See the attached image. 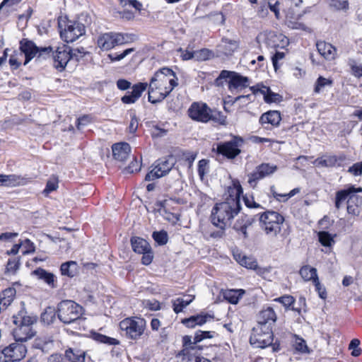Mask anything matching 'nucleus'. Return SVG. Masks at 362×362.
I'll list each match as a JSON object with an SVG mask.
<instances>
[{
  "mask_svg": "<svg viewBox=\"0 0 362 362\" xmlns=\"http://www.w3.org/2000/svg\"><path fill=\"white\" fill-rule=\"evenodd\" d=\"M228 195L223 202L216 204L211 211V223L224 230L226 226L240 210V196L243 188L238 181L233 182L228 189Z\"/></svg>",
  "mask_w": 362,
  "mask_h": 362,
  "instance_id": "nucleus-1",
  "label": "nucleus"
},
{
  "mask_svg": "<svg viewBox=\"0 0 362 362\" xmlns=\"http://www.w3.org/2000/svg\"><path fill=\"white\" fill-rule=\"evenodd\" d=\"M177 77L170 68L158 69L151 77L148 86V101L156 104L164 100L178 85Z\"/></svg>",
  "mask_w": 362,
  "mask_h": 362,
  "instance_id": "nucleus-2",
  "label": "nucleus"
},
{
  "mask_svg": "<svg viewBox=\"0 0 362 362\" xmlns=\"http://www.w3.org/2000/svg\"><path fill=\"white\" fill-rule=\"evenodd\" d=\"M119 328L127 339L138 340L144 334L146 322L141 317H127L119 322Z\"/></svg>",
  "mask_w": 362,
  "mask_h": 362,
  "instance_id": "nucleus-3",
  "label": "nucleus"
},
{
  "mask_svg": "<svg viewBox=\"0 0 362 362\" xmlns=\"http://www.w3.org/2000/svg\"><path fill=\"white\" fill-rule=\"evenodd\" d=\"M57 314L64 324H71L78 320L83 314V308L73 300H62L57 305Z\"/></svg>",
  "mask_w": 362,
  "mask_h": 362,
  "instance_id": "nucleus-4",
  "label": "nucleus"
},
{
  "mask_svg": "<svg viewBox=\"0 0 362 362\" xmlns=\"http://www.w3.org/2000/svg\"><path fill=\"white\" fill-rule=\"evenodd\" d=\"M284 218L278 212L267 211L259 217L260 227L266 234L275 237L280 233Z\"/></svg>",
  "mask_w": 362,
  "mask_h": 362,
  "instance_id": "nucleus-5",
  "label": "nucleus"
},
{
  "mask_svg": "<svg viewBox=\"0 0 362 362\" xmlns=\"http://www.w3.org/2000/svg\"><path fill=\"white\" fill-rule=\"evenodd\" d=\"M133 35L120 33H106L100 35L97 40L98 47L103 50H110L117 45L133 40Z\"/></svg>",
  "mask_w": 362,
  "mask_h": 362,
  "instance_id": "nucleus-6",
  "label": "nucleus"
},
{
  "mask_svg": "<svg viewBox=\"0 0 362 362\" xmlns=\"http://www.w3.org/2000/svg\"><path fill=\"white\" fill-rule=\"evenodd\" d=\"M226 79H229L228 88L230 90L233 89L244 88L249 85V78L247 77L243 76L237 72L227 70L221 71L219 76L215 80V85L216 86H222L223 81Z\"/></svg>",
  "mask_w": 362,
  "mask_h": 362,
  "instance_id": "nucleus-7",
  "label": "nucleus"
},
{
  "mask_svg": "<svg viewBox=\"0 0 362 362\" xmlns=\"http://www.w3.org/2000/svg\"><path fill=\"white\" fill-rule=\"evenodd\" d=\"M273 341V332L270 326H257L252 329L250 342L255 348L264 349Z\"/></svg>",
  "mask_w": 362,
  "mask_h": 362,
  "instance_id": "nucleus-8",
  "label": "nucleus"
},
{
  "mask_svg": "<svg viewBox=\"0 0 362 362\" xmlns=\"http://www.w3.org/2000/svg\"><path fill=\"white\" fill-rule=\"evenodd\" d=\"M27 354V348L23 342L16 341L4 347L0 352V362H18Z\"/></svg>",
  "mask_w": 362,
  "mask_h": 362,
  "instance_id": "nucleus-9",
  "label": "nucleus"
},
{
  "mask_svg": "<svg viewBox=\"0 0 362 362\" xmlns=\"http://www.w3.org/2000/svg\"><path fill=\"white\" fill-rule=\"evenodd\" d=\"M243 144L242 137L234 136L230 141L218 144L216 152L228 159H233L240 153Z\"/></svg>",
  "mask_w": 362,
  "mask_h": 362,
  "instance_id": "nucleus-10",
  "label": "nucleus"
},
{
  "mask_svg": "<svg viewBox=\"0 0 362 362\" xmlns=\"http://www.w3.org/2000/svg\"><path fill=\"white\" fill-rule=\"evenodd\" d=\"M175 159L173 156L161 158L154 163L153 168L145 177L146 181H151L166 175L173 168Z\"/></svg>",
  "mask_w": 362,
  "mask_h": 362,
  "instance_id": "nucleus-11",
  "label": "nucleus"
},
{
  "mask_svg": "<svg viewBox=\"0 0 362 362\" xmlns=\"http://www.w3.org/2000/svg\"><path fill=\"white\" fill-rule=\"evenodd\" d=\"M60 36L66 42H73L85 34V25L78 21H68L62 29L61 23H59Z\"/></svg>",
  "mask_w": 362,
  "mask_h": 362,
  "instance_id": "nucleus-12",
  "label": "nucleus"
},
{
  "mask_svg": "<svg viewBox=\"0 0 362 362\" xmlns=\"http://www.w3.org/2000/svg\"><path fill=\"white\" fill-rule=\"evenodd\" d=\"M20 49L25 54V64L28 63L35 57L45 56L52 52V47H39L33 41L23 39L20 42Z\"/></svg>",
  "mask_w": 362,
  "mask_h": 362,
  "instance_id": "nucleus-13",
  "label": "nucleus"
},
{
  "mask_svg": "<svg viewBox=\"0 0 362 362\" xmlns=\"http://www.w3.org/2000/svg\"><path fill=\"white\" fill-rule=\"evenodd\" d=\"M189 117L197 122H208L211 118L216 119L212 116V110L204 103L194 102L188 109Z\"/></svg>",
  "mask_w": 362,
  "mask_h": 362,
  "instance_id": "nucleus-14",
  "label": "nucleus"
},
{
  "mask_svg": "<svg viewBox=\"0 0 362 362\" xmlns=\"http://www.w3.org/2000/svg\"><path fill=\"white\" fill-rule=\"evenodd\" d=\"M276 165L263 163L255 168V170L247 175V182L252 188H255L259 180L274 174L277 170Z\"/></svg>",
  "mask_w": 362,
  "mask_h": 362,
  "instance_id": "nucleus-15",
  "label": "nucleus"
},
{
  "mask_svg": "<svg viewBox=\"0 0 362 362\" xmlns=\"http://www.w3.org/2000/svg\"><path fill=\"white\" fill-rule=\"evenodd\" d=\"M71 47L67 45H62L57 47V49L52 52L49 54L45 56H49L52 54L54 59V66L59 71H63L66 66L68 62L71 60Z\"/></svg>",
  "mask_w": 362,
  "mask_h": 362,
  "instance_id": "nucleus-16",
  "label": "nucleus"
},
{
  "mask_svg": "<svg viewBox=\"0 0 362 362\" xmlns=\"http://www.w3.org/2000/svg\"><path fill=\"white\" fill-rule=\"evenodd\" d=\"M281 120V117L280 112L277 110H269L264 113H263L259 119V123L265 129H269L268 125H270L271 127H279L280 122Z\"/></svg>",
  "mask_w": 362,
  "mask_h": 362,
  "instance_id": "nucleus-17",
  "label": "nucleus"
},
{
  "mask_svg": "<svg viewBox=\"0 0 362 362\" xmlns=\"http://www.w3.org/2000/svg\"><path fill=\"white\" fill-rule=\"evenodd\" d=\"M346 157L344 155L336 156L334 155H325L317 158L314 164L317 166L332 168L336 166H341L345 160Z\"/></svg>",
  "mask_w": 362,
  "mask_h": 362,
  "instance_id": "nucleus-18",
  "label": "nucleus"
},
{
  "mask_svg": "<svg viewBox=\"0 0 362 362\" xmlns=\"http://www.w3.org/2000/svg\"><path fill=\"white\" fill-rule=\"evenodd\" d=\"M32 275L37 277L38 280L42 281L51 288L57 287V277L52 272L39 267L32 272Z\"/></svg>",
  "mask_w": 362,
  "mask_h": 362,
  "instance_id": "nucleus-19",
  "label": "nucleus"
},
{
  "mask_svg": "<svg viewBox=\"0 0 362 362\" xmlns=\"http://www.w3.org/2000/svg\"><path fill=\"white\" fill-rule=\"evenodd\" d=\"M361 187H355L354 186H349L346 188L339 190L336 192L334 206L337 209H339L345 202H347L349 197L354 194V192H361Z\"/></svg>",
  "mask_w": 362,
  "mask_h": 362,
  "instance_id": "nucleus-20",
  "label": "nucleus"
},
{
  "mask_svg": "<svg viewBox=\"0 0 362 362\" xmlns=\"http://www.w3.org/2000/svg\"><path fill=\"white\" fill-rule=\"evenodd\" d=\"M28 182V178L18 175H0V186L16 187L25 185Z\"/></svg>",
  "mask_w": 362,
  "mask_h": 362,
  "instance_id": "nucleus-21",
  "label": "nucleus"
},
{
  "mask_svg": "<svg viewBox=\"0 0 362 362\" xmlns=\"http://www.w3.org/2000/svg\"><path fill=\"white\" fill-rule=\"evenodd\" d=\"M13 330V335L15 341L24 342L32 339L36 334L33 327L16 325Z\"/></svg>",
  "mask_w": 362,
  "mask_h": 362,
  "instance_id": "nucleus-22",
  "label": "nucleus"
},
{
  "mask_svg": "<svg viewBox=\"0 0 362 362\" xmlns=\"http://www.w3.org/2000/svg\"><path fill=\"white\" fill-rule=\"evenodd\" d=\"M112 155L115 160L124 162L129 156L131 147L127 143L115 144L112 146Z\"/></svg>",
  "mask_w": 362,
  "mask_h": 362,
  "instance_id": "nucleus-23",
  "label": "nucleus"
},
{
  "mask_svg": "<svg viewBox=\"0 0 362 362\" xmlns=\"http://www.w3.org/2000/svg\"><path fill=\"white\" fill-rule=\"evenodd\" d=\"M319 54L325 59L331 61L337 57V49L330 43L325 41H319L316 43Z\"/></svg>",
  "mask_w": 362,
  "mask_h": 362,
  "instance_id": "nucleus-24",
  "label": "nucleus"
},
{
  "mask_svg": "<svg viewBox=\"0 0 362 362\" xmlns=\"http://www.w3.org/2000/svg\"><path fill=\"white\" fill-rule=\"evenodd\" d=\"M276 320V315L273 310L270 307H267L265 309L261 310L257 317L258 325L257 326H270Z\"/></svg>",
  "mask_w": 362,
  "mask_h": 362,
  "instance_id": "nucleus-25",
  "label": "nucleus"
},
{
  "mask_svg": "<svg viewBox=\"0 0 362 362\" xmlns=\"http://www.w3.org/2000/svg\"><path fill=\"white\" fill-rule=\"evenodd\" d=\"M301 17L302 14H296L292 8H289L286 13V23L292 29L307 30L308 28L303 23L298 22Z\"/></svg>",
  "mask_w": 362,
  "mask_h": 362,
  "instance_id": "nucleus-26",
  "label": "nucleus"
},
{
  "mask_svg": "<svg viewBox=\"0 0 362 362\" xmlns=\"http://www.w3.org/2000/svg\"><path fill=\"white\" fill-rule=\"evenodd\" d=\"M16 291L14 288H8L0 293V313L5 310L13 302Z\"/></svg>",
  "mask_w": 362,
  "mask_h": 362,
  "instance_id": "nucleus-27",
  "label": "nucleus"
},
{
  "mask_svg": "<svg viewBox=\"0 0 362 362\" xmlns=\"http://www.w3.org/2000/svg\"><path fill=\"white\" fill-rule=\"evenodd\" d=\"M37 322L34 316L26 315V312L21 310L17 315L13 316V322L15 325L32 327Z\"/></svg>",
  "mask_w": 362,
  "mask_h": 362,
  "instance_id": "nucleus-28",
  "label": "nucleus"
},
{
  "mask_svg": "<svg viewBox=\"0 0 362 362\" xmlns=\"http://www.w3.org/2000/svg\"><path fill=\"white\" fill-rule=\"evenodd\" d=\"M253 222V218L248 216H241V218H238L234 224L233 228L240 233H241L243 235L244 238H247V228L248 226L252 225Z\"/></svg>",
  "mask_w": 362,
  "mask_h": 362,
  "instance_id": "nucleus-29",
  "label": "nucleus"
},
{
  "mask_svg": "<svg viewBox=\"0 0 362 362\" xmlns=\"http://www.w3.org/2000/svg\"><path fill=\"white\" fill-rule=\"evenodd\" d=\"M245 293L243 289H227L223 292V296L228 303L237 304Z\"/></svg>",
  "mask_w": 362,
  "mask_h": 362,
  "instance_id": "nucleus-30",
  "label": "nucleus"
},
{
  "mask_svg": "<svg viewBox=\"0 0 362 362\" xmlns=\"http://www.w3.org/2000/svg\"><path fill=\"white\" fill-rule=\"evenodd\" d=\"M238 46L239 45L237 41L223 38L218 47L220 52L226 56H230L238 48Z\"/></svg>",
  "mask_w": 362,
  "mask_h": 362,
  "instance_id": "nucleus-31",
  "label": "nucleus"
},
{
  "mask_svg": "<svg viewBox=\"0 0 362 362\" xmlns=\"http://www.w3.org/2000/svg\"><path fill=\"white\" fill-rule=\"evenodd\" d=\"M212 317L208 314L197 315L189 318L184 319L182 322L187 327L193 328L196 325H202L207 321V318Z\"/></svg>",
  "mask_w": 362,
  "mask_h": 362,
  "instance_id": "nucleus-32",
  "label": "nucleus"
},
{
  "mask_svg": "<svg viewBox=\"0 0 362 362\" xmlns=\"http://www.w3.org/2000/svg\"><path fill=\"white\" fill-rule=\"evenodd\" d=\"M357 192L352 194L349 199L347 200V212L352 215H358L360 210L358 208L359 204L361 203V197H359Z\"/></svg>",
  "mask_w": 362,
  "mask_h": 362,
  "instance_id": "nucleus-33",
  "label": "nucleus"
},
{
  "mask_svg": "<svg viewBox=\"0 0 362 362\" xmlns=\"http://www.w3.org/2000/svg\"><path fill=\"white\" fill-rule=\"evenodd\" d=\"M131 244L133 250L139 254L148 251L151 248L149 243L146 240L139 237L132 238Z\"/></svg>",
  "mask_w": 362,
  "mask_h": 362,
  "instance_id": "nucleus-34",
  "label": "nucleus"
},
{
  "mask_svg": "<svg viewBox=\"0 0 362 362\" xmlns=\"http://www.w3.org/2000/svg\"><path fill=\"white\" fill-rule=\"evenodd\" d=\"M61 274L69 277L75 276L78 272V267L76 262L69 261L62 264L60 267Z\"/></svg>",
  "mask_w": 362,
  "mask_h": 362,
  "instance_id": "nucleus-35",
  "label": "nucleus"
},
{
  "mask_svg": "<svg viewBox=\"0 0 362 362\" xmlns=\"http://www.w3.org/2000/svg\"><path fill=\"white\" fill-rule=\"evenodd\" d=\"M276 37V35L274 33L265 31L260 33L257 36L256 40L259 44L264 42L268 47H275L278 46V44L274 40Z\"/></svg>",
  "mask_w": 362,
  "mask_h": 362,
  "instance_id": "nucleus-36",
  "label": "nucleus"
},
{
  "mask_svg": "<svg viewBox=\"0 0 362 362\" xmlns=\"http://www.w3.org/2000/svg\"><path fill=\"white\" fill-rule=\"evenodd\" d=\"M198 348H191V349H183L178 356H182V361L185 362H197L200 355L198 354Z\"/></svg>",
  "mask_w": 362,
  "mask_h": 362,
  "instance_id": "nucleus-37",
  "label": "nucleus"
},
{
  "mask_svg": "<svg viewBox=\"0 0 362 362\" xmlns=\"http://www.w3.org/2000/svg\"><path fill=\"white\" fill-rule=\"evenodd\" d=\"M299 274L305 281H312L313 282L314 280L318 278L317 269L310 265L303 266L299 271Z\"/></svg>",
  "mask_w": 362,
  "mask_h": 362,
  "instance_id": "nucleus-38",
  "label": "nucleus"
},
{
  "mask_svg": "<svg viewBox=\"0 0 362 362\" xmlns=\"http://www.w3.org/2000/svg\"><path fill=\"white\" fill-rule=\"evenodd\" d=\"M293 346L296 351L302 354H309L310 352L305 340L296 334L293 336Z\"/></svg>",
  "mask_w": 362,
  "mask_h": 362,
  "instance_id": "nucleus-39",
  "label": "nucleus"
},
{
  "mask_svg": "<svg viewBox=\"0 0 362 362\" xmlns=\"http://www.w3.org/2000/svg\"><path fill=\"white\" fill-rule=\"evenodd\" d=\"M194 297L188 296L187 298H177L173 303V310L175 313H179L183 310L193 300Z\"/></svg>",
  "mask_w": 362,
  "mask_h": 362,
  "instance_id": "nucleus-40",
  "label": "nucleus"
},
{
  "mask_svg": "<svg viewBox=\"0 0 362 362\" xmlns=\"http://www.w3.org/2000/svg\"><path fill=\"white\" fill-rule=\"evenodd\" d=\"M56 313L53 308L48 307L45 312L42 313L41 320L47 325L52 323L55 319Z\"/></svg>",
  "mask_w": 362,
  "mask_h": 362,
  "instance_id": "nucleus-41",
  "label": "nucleus"
},
{
  "mask_svg": "<svg viewBox=\"0 0 362 362\" xmlns=\"http://www.w3.org/2000/svg\"><path fill=\"white\" fill-rule=\"evenodd\" d=\"M147 83H139L132 86V90L129 92L137 100L141 95L142 93L148 88Z\"/></svg>",
  "mask_w": 362,
  "mask_h": 362,
  "instance_id": "nucleus-42",
  "label": "nucleus"
},
{
  "mask_svg": "<svg viewBox=\"0 0 362 362\" xmlns=\"http://www.w3.org/2000/svg\"><path fill=\"white\" fill-rule=\"evenodd\" d=\"M320 243L325 247H330L334 243V240L330 233L327 231H320L318 233Z\"/></svg>",
  "mask_w": 362,
  "mask_h": 362,
  "instance_id": "nucleus-43",
  "label": "nucleus"
},
{
  "mask_svg": "<svg viewBox=\"0 0 362 362\" xmlns=\"http://www.w3.org/2000/svg\"><path fill=\"white\" fill-rule=\"evenodd\" d=\"M20 265H21V257H20L11 258L8 260V262L6 264V272L14 274L19 269Z\"/></svg>",
  "mask_w": 362,
  "mask_h": 362,
  "instance_id": "nucleus-44",
  "label": "nucleus"
},
{
  "mask_svg": "<svg viewBox=\"0 0 362 362\" xmlns=\"http://www.w3.org/2000/svg\"><path fill=\"white\" fill-rule=\"evenodd\" d=\"M332 84V81L331 80L320 76L315 82L314 92L319 93L326 86H331Z\"/></svg>",
  "mask_w": 362,
  "mask_h": 362,
  "instance_id": "nucleus-45",
  "label": "nucleus"
},
{
  "mask_svg": "<svg viewBox=\"0 0 362 362\" xmlns=\"http://www.w3.org/2000/svg\"><path fill=\"white\" fill-rule=\"evenodd\" d=\"M153 238L160 245H163L168 242V234L165 231H155L153 233Z\"/></svg>",
  "mask_w": 362,
  "mask_h": 362,
  "instance_id": "nucleus-46",
  "label": "nucleus"
},
{
  "mask_svg": "<svg viewBox=\"0 0 362 362\" xmlns=\"http://www.w3.org/2000/svg\"><path fill=\"white\" fill-rule=\"evenodd\" d=\"M135 51L134 48H128L124 50L122 53H113L110 54L108 55V57L110 59L112 62H116V61H120L123 59L124 57H126L127 55L130 54L131 53L134 52Z\"/></svg>",
  "mask_w": 362,
  "mask_h": 362,
  "instance_id": "nucleus-47",
  "label": "nucleus"
},
{
  "mask_svg": "<svg viewBox=\"0 0 362 362\" xmlns=\"http://www.w3.org/2000/svg\"><path fill=\"white\" fill-rule=\"evenodd\" d=\"M240 264L241 266H243L246 268L251 269H255L257 267V262L252 257H242L241 259H240Z\"/></svg>",
  "mask_w": 362,
  "mask_h": 362,
  "instance_id": "nucleus-48",
  "label": "nucleus"
},
{
  "mask_svg": "<svg viewBox=\"0 0 362 362\" xmlns=\"http://www.w3.org/2000/svg\"><path fill=\"white\" fill-rule=\"evenodd\" d=\"M88 53V52L86 51L85 48L80 47L75 49L71 48V53L70 55L71 56V60L79 62Z\"/></svg>",
  "mask_w": 362,
  "mask_h": 362,
  "instance_id": "nucleus-49",
  "label": "nucleus"
},
{
  "mask_svg": "<svg viewBox=\"0 0 362 362\" xmlns=\"http://www.w3.org/2000/svg\"><path fill=\"white\" fill-rule=\"evenodd\" d=\"M212 56V52L208 49H202L194 52V59L197 61H205Z\"/></svg>",
  "mask_w": 362,
  "mask_h": 362,
  "instance_id": "nucleus-50",
  "label": "nucleus"
},
{
  "mask_svg": "<svg viewBox=\"0 0 362 362\" xmlns=\"http://www.w3.org/2000/svg\"><path fill=\"white\" fill-rule=\"evenodd\" d=\"M198 174L201 180H203L205 175L209 172V161L206 159H202L198 163Z\"/></svg>",
  "mask_w": 362,
  "mask_h": 362,
  "instance_id": "nucleus-51",
  "label": "nucleus"
},
{
  "mask_svg": "<svg viewBox=\"0 0 362 362\" xmlns=\"http://www.w3.org/2000/svg\"><path fill=\"white\" fill-rule=\"evenodd\" d=\"M213 337L211 332L199 330L194 337V344H197L204 339H211Z\"/></svg>",
  "mask_w": 362,
  "mask_h": 362,
  "instance_id": "nucleus-52",
  "label": "nucleus"
},
{
  "mask_svg": "<svg viewBox=\"0 0 362 362\" xmlns=\"http://www.w3.org/2000/svg\"><path fill=\"white\" fill-rule=\"evenodd\" d=\"M329 5L336 10H346L349 8L347 0H330Z\"/></svg>",
  "mask_w": 362,
  "mask_h": 362,
  "instance_id": "nucleus-53",
  "label": "nucleus"
},
{
  "mask_svg": "<svg viewBox=\"0 0 362 362\" xmlns=\"http://www.w3.org/2000/svg\"><path fill=\"white\" fill-rule=\"evenodd\" d=\"M21 246H23L24 248V250L23 251V255H28L35 252V247L34 245V243L29 239H25L23 242H21Z\"/></svg>",
  "mask_w": 362,
  "mask_h": 362,
  "instance_id": "nucleus-54",
  "label": "nucleus"
},
{
  "mask_svg": "<svg viewBox=\"0 0 362 362\" xmlns=\"http://www.w3.org/2000/svg\"><path fill=\"white\" fill-rule=\"evenodd\" d=\"M250 90H252V92L254 95H256L258 93H261L264 96V100L265 95L267 96L270 88L267 86L257 84V86L250 87Z\"/></svg>",
  "mask_w": 362,
  "mask_h": 362,
  "instance_id": "nucleus-55",
  "label": "nucleus"
},
{
  "mask_svg": "<svg viewBox=\"0 0 362 362\" xmlns=\"http://www.w3.org/2000/svg\"><path fill=\"white\" fill-rule=\"evenodd\" d=\"M349 65L351 69L352 74L357 77H362V65L358 64L354 60H351L349 62Z\"/></svg>",
  "mask_w": 362,
  "mask_h": 362,
  "instance_id": "nucleus-56",
  "label": "nucleus"
},
{
  "mask_svg": "<svg viewBox=\"0 0 362 362\" xmlns=\"http://www.w3.org/2000/svg\"><path fill=\"white\" fill-rule=\"evenodd\" d=\"M183 349L198 348L199 350H202L200 346H197V344H194V340H192V337L185 335L182 337Z\"/></svg>",
  "mask_w": 362,
  "mask_h": 362,
  "instance_id": "nucleus-57",
  "label": "nucleus"
},
{
  "mask_svg": "<svg viewBox=\"0 0 362 362\" xmlns=\"http://www.w3.org/2000/svg\"><path fill=\"white\" fill-rule=\"evenodd\" d=\"M275 300L282 303L284 306L288 308L294 303L295 299L292 296L285 295L276 298Z\"/></svg>",
  "mask_w": 362,
  "mask_h": 362,
  "instance_id": "nucleus-58",
  "label": "nucleus"
},
{
  "mask_svg": "<svg viewBox=\"0 0 362 362\" xmlns=\"http://www.w3.org/2000/svg\"><path fill=\"white\" fill-rule=\"evenodd\" d=\"M140 164L136 159H134L132 163L124 169V173L131 174L137 172L140 170Z\"/></svg>",
  "mask_w": 362,
  "mask_h": 362,
  "instance_id": "nucleus-59",
  "label": "nucleus"
},
{
  "mask_svg": "<svg viewBox=\"0 0 362 362\" xmlns=\"http://www.w3.org/2000/svg\"><path fill=\"white\" fill-rule=\"evenodd\" d=\"M313 284L315 286V290L318 293L319 296L322 299L327 298V292L325 288L320 284L319 279L314 280Z\"/></svg>",
  "mask_w": 362,
  "mask_h": 362,
  "instance_id": "nucleus-60",
  "label": "nucleus"
},
{
  "mask_svg": "<svg viewBox=\"0 0 362 362\" xmlns=\"http://www.w3.org/2000/svg\"><path fill=\"white\" fill-rule=\"evenodd\" d=\"M143 303L145 307L148 308L151 310H158L160 308L159 301L155 299L145 300Z\"/></svg>",
  "mask_w": 362,
  "mask_h": 362,
  "instance_id": "nucleus-61",
  "label": "nucleus"
},
{
  "mask_svg": "<svg viewBox=\"0 0 362 362\" xmlns=\"http://www.w3.org/2000/svg\"><path fill=\"white\" fill-rule=\"evenodd\" d=\"M269 9V2L261 1L259 6L257 9V14L259 16L264 18L267 16Z\"/></svg>",
  "mask_w": 362,
  "mask_h": 362,
  "instance_id": "nucleus-62",
  "label": "nucleus"
},
{
  "mask_svg": "<svg viewBox=\"0 0 362 362\" xmlns=\"http://www.w3.org/2000/svg\"><path fill=\"white\" fill-rule=\"evenodd\" d=\"M141 254L143 255L142 258H141L142 264H144V265L150 264L152 262V260H153V252L151 251V248H150L149 250L145 251V252H144Z\"/></svg>",
  "mask_w": 362,
  "mask_h": 362,
  "instance_id": "nucleus-63",
  "label": "nucleus"
},
{
  "mask_svg": "<svg viewBox=\"0 0 362 362\" xmlns=\"http://www.w3.org/2000/svg\"><path fill=\"white\" fill-rule=\"evenodd\" d=\"M348 171L355 176L361 175L362 174V162L354 163L349 167Z\"/></svg>",
  "mask_w": 362,
  "mask_h": 362,
  "instance_id": "nucleus-64",
  "label": "nucleus"
}]
</instances>
